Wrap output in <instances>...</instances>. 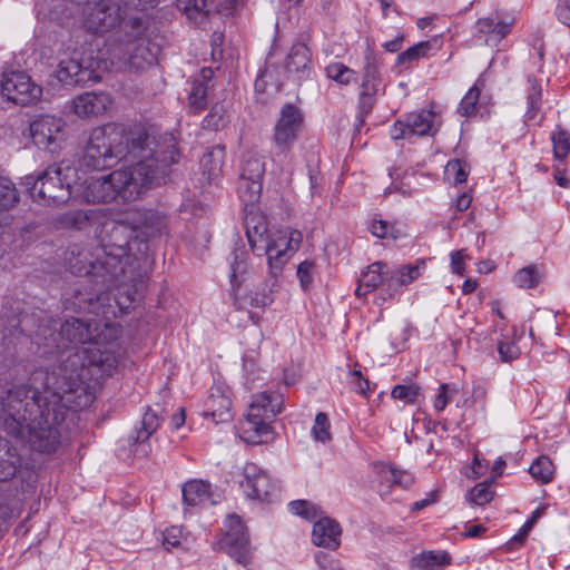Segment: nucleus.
I'll return each mask as SVG.
<instances>
[{
    "label": "nucleus",
    "mask_w": 570,
    "mask_h": 570,
    "mask_svg": "<svg viewBox=\"0 0 570 570\" xmlns=\"http://www.w3.org/2000/svg\"><path fill=\"white\" fill-rule=\"evenodd\" d=\"M498 352L501 361L511 362L520 356V348L513 340L505 338L499 342Z\"/></svg>",
    "instance_id": "55"
},
{
    "label": "nucleus",
    "mask_w": 570,
    "mask_h": 570,
    "mask_svg": "<svg viewBox=\"0 0 570 570\" xmlns=\"http://www.w3.org/2000/svg\"><path fill=\"white\" fill-rule=\"evenodd\" d=\"M341 533L342 529L335 520L322 518L314 523L312 541L317 547L335 550L340 547Z\"/></svg>",
    "instance_id": "27"
},
{
    "label": "nucleus",
    "mask_w": 570,
    "mask_h": 570,
    "mask_svg": "<svg viewBox=\"0 0 570 570\" xmlns=\"http://www.w3.org/2000/svg\"><path fill=\"white\" fill-rule=\"evenodd\" d=\"M244 225L252 250L258 256L266 255L269 273L273 277L279 275L284 265L299 248L302 233L289 228L268 233L265 217L256 210L246 213Z\"/></svg>",
    "instance_id": "5"
},
{
    "label": "nucleus",
    "mask_w": 570,
    "mask_h": 570,
    "mask_svg": "<svg viewBox=\"0 0 570 570\" xmlns=\"http://www.w3.org/2000/svg\"><path fill=\"white\" fill-rule=\"evenodd\" d=\"M529 472L535 481L542 484H547L550 483L553 479L554 465L550 458L540 455L530 465Z\"/></svg>",
    "instance_id": "38"
},
{
    "label": "nucleus",
    "mask_w": 570,
    "mask_h": 570,
    "mask_svg": "<svg viewBox=\"0 0 570 570\" xmlns=\"http://www.w3.org/2000/svg\"><path fill=\"white\" fill-rule=\"evenodd\" d=\"M139 236L134 226L122 222H111L105 225V232L101 236L98 246L99 252L104 257L100 268L104 269L108 265V273L117 277L120 273L125 272V265L131 262V258L137 259L138 255V240Z\"/></svg>",
    "instance_id": "7"
},
{
    "label": "nucleus",
    "mask_w": 570,
    "mask_h": 570,
    "mask_svg": "<svg viewBox=\"0 0 570 570\" xmlns=\"http://www.w3.org/2000/svg\"><path fill=\"white\" fill-rule=\"evenodd\" d=\"M284 399L277 392H261L252 396L244 421L242 438L247 443H267L274 439L272 423L283 410Z\"/></svg>",
    "instance_id": "8"
},
{
    "label": "nucleus",
    "mask_w": 570,
    "mask_h": 570,
    "mask_svg": "<svg viewBox=\"0 0 570 570\" xmlns=\"http://www.w3.org/2000/svg\"><path fill=\"white\" fill-rule=\"evenodd\" d=\"M458 392H459V389L455 385H450V384H445V383L441 384L439 394L435 396V399L433 401V407L438 412L443 411L445 409V406L448 405V403L451 399V395L454 393H458Z\"/></svg>",
    "instance_id": "57"
},
{
    "label": "nucleus",
    "mask_w": 570,
    "mask_h": 570,
    "mask_svg": "<svg viewBox=\"0 0 570 570\" xmlns=\"http://www.w3.org/2000/svg\"><path fill=\"white\" fill-rule=\"evenodd\" d=\"M263 183L239 178L238 195L242 202L248 206L255 204L262 194Z\"/></svg>",
    "instance_id": "43"
},
{
    "label": "nucleus",
    "mask_w": 570,
    "mask_h": 570,
    "mask_svg": "<svg viewBox=\"0 0 570 570\" xmlns=\"http://www.w3.org/2000/svg\"><path fill=\"white\" fill-rule=\"evenodd\" d=\"M370 229L372 235L377 238H385L389 235L394 239L397 238V234L394 232L393 227L385 220L374 219Z\"/></svg>",
    "instance_id": "58"
},
{
    "label": "nucleus",
    "mask_w": 570,
    "mask_h": 570,
    "mask_svg": "<svg viewBox=\"0 0 570 570\" xmlns=\"http://www.w3.org/2000/svg\"><path fill=\"white\" fill-rule=\"evenodd\" d=\"M285 71L288 78L301 81L309 77L312 71L311 52L306 45L298 42L292 46L286 60Z\"/></svg>",
    "instance_id": "24"
},
{
    "label": "nucleus",
    "mask_w": 570,
    "mask_h": 570,
    "mask_svg": "<svg viewBox=\"0 0 570 570\" xmlns=\"http://www.w3.org/2000/svg\"><path fill=\"white\" fill-rule=\"evenodd\" d=\"M19 200V191L14 183L9 177L0 175V212L12 209Z\"/></svg>",
    "instance_id": "37"
},
{
    "label": "nucleus",
    "mask_w": 570,
    "mask_h": 570,
    "mask_svg": "<svg viewBox=\"0 0 570 570\" xmlns=\"http://www.w3.org/2000/svg\"><path fill=\"white\" fill-rule=\"evenodd\" d=\"M1 95L17 105L28 106L42 95V88L22 71L4 73L0 82Z\"/></svg>",
    "instance_id": "15"
},
{
    "label": "nucleus",
    "mask_w": 570,
    "mask_h": 570,
    "mask_svg": "<svg viewBox=\"0 0 570 570\" xmlns=\"http://www.w3.org/2000/svg\"><path fill=\"white\" fill-rule=\"evenodd\" d=\"M21 384L0 392V411L8 417V433L41 453L57 451L61 442V425L67 411L86 405L83 393L65 392L58 385Z\"/></svg>",
    "instance_id": "2"
},
{
    "label": "nucleus",
    "mask_w": 570,
    "mask_h": 570,
    "mask_svg": "<svg viewBox=\"0 0 570 570\" xmlns=\"http://www.w3.org/2000/svg\"><path fill=\"white\" fill-rule=\"evenodd\" d=\"M225 158V148L215 146L208 149L200 159V169L206 179L210 183L215 180L222 173Z\"/></svg>",
    "instance_id": "31"
},
{
    "label": "nucleus",
    "mask_w": 570,
    "mask_h": 570,
    "mask_svg": "<svg viewBox=\"0 0 570 570\" xmlns=\"http://www.w3.org/2000/svg\"><path fill=\"white\" fill-rule=\"evenodd\" d=\"M513 24V18H503L497 21L493 18H481L476 21L475 29L478 33L485 36L487 45L498 46L510 33Z\"/></svg>",
    "instance_id": "28"
},
{
    "label": "nucleus",
    "mask_w": 570,
    "mask_h": 570,
    "mask_svg": "<svg viewBox=\"0 0 570 570\" xmlns=\"http://www.w3.org/2000/svg\"><path fill=\"white\" fill-rule=\"evenodd\" d=\"M553 155L557 159H564L570 151V135L567 130L558 127L551 136Z\"/></svg>",
    "instance_id": "47"
},
{
    "label": "nucleus",
    "mask_w": 570,
    "mask_h": 570,
    "mask_svg": "<svg viewBox=\"0 0 570 570\" xmlns=\"http://www.w3.org/2000/svg\"><path fill=\"white\" fill-rule=\"evenodd\" d=\"M20 455L8 441H0V481H8L17 473L20 465Z\"/></svg>",
    "instance_id": "33"
},
{
    "label": "nucleus",
    "mask_w": 570,
    "mask_h": 570,
    "mask_svg": "<svg viewBox=\"0 0 570 570\" xmlns=\"http://www.w3.org/2000/svg\"><path fill=\"white\" fill-rule=\"evenodd\" d=\"M111 96L105 91H86L71 101L72 111L80 118L104 115L111 106Z\"/></svg>",
    "instance_id": "21"
},
{
    "label": "nucleus",
    "mask_w": 570,
    "mask_h": 570,
    "mask_svg": "<svg viewBox=\"0 0 570 570\" xmlns=\"http://www.w3.org/2000/svg\"><path fill=\"white\" fill-rule=\"evenodd\" d=\"M160 426V417L151 407L142 414L141 420L135 425L134 431L128 435L127 442L134 446L132 453L137 456H146L150 451L149 440Z\"/></svg>",
    "instance_id": "19"
},
{
    "label": "nucleus",
    "mask_w": 570,
    "mask_h": 570,
    "mask_svg": "<svg viewBox=\"0 0 570 570\" xmlns=\"http://www.w3.org/2000/svg\"><path fill=\"white\" fill-rule=\"evenodd\" d=\"M106 69V61L95 56L94 51L75 52L70 58L59 62L58 80L65 85H86L101 79L100 71Z\"/></svg>",
    "instance_id": "11"
},
{
    "label": "nucleus",
    "mask_w": 570,
    "mask_h": 570,
    "mask_svg": "<svg viewBox=\"0 0 570 570\" xmlns=\"http://www.w3.org/2000/svg\"><path fill=\"white\" fill-rule=\"evenodd\" d=\"M230 284L233 288H237L242 282L243 276L247 272V253L242 248H237L233 252V261L230 263Z\"/></svg>",
    "instance_id": "40"
},
{
    "label": "nucleus",
    "mask_w": 570,
    "mask_h": 570,
    "mask_svg": "<svg viewBox=\"0 0 570 570\" xmlns=\"http://www.w3.org/2000/svg\"><path fill=\"white\" fill-rule=\"evenodd\" d=\"M164 218L154 212L144 214V220L140 226L135 227L139 236L138 252L145 255L148 250V239L159 235L165 228Z\"/></svg>",
    "instance_id": "30"
},
{
    "label": "nucleus",
    "mask_w": 570,
    "mask_h": 570,
    "mask_svg": "<svg viewBox=\"0 0 570 570\" xmlns=\"http://www.w3.org/2000/svg\"><path fill=\"white\" fill-rule=\"evenodd\" d=\"M265 164L261 157L249 156L242 166L239 178L263 183Z\"/></svg>",
    "instance_id": "41"
},
{
    "label": "nucleus",
    "mask_w": 570,
    "mask_h": 570,
    "mask_svg": "<svg viewBox=\"0 0 570 570\" xmlns=\"http://www.w3.org/2000/svg\"><path fill=\"white\" fill-rule=\"evenodd\" d=\"M121 328L115 323H90L79 318L66 321L59 333L45 336L43 354L60 352L61 363L51 371L38 370L31 381L58 385L65 392L77 391L88 399L90 382L112 375L119 362L118 338ZM39 347L41 343L37 342Z\"/></svg>",
    "instance_id": "1"
},
{
    "label": "nucleus",
    "mask_w": 570,
    "mask_h": 570,
    "mask_svg": "<svg viewBox=\"0 0 570 570\" xmlns=\"http://www.w3.org/2000/svg\"><path fill=\"white\" fill-rule=\"evenodd\" d=\"M226 528L223 544L227 553L238 563L248 564L252 560L253 548L249 543L247 528L237 515L227 518Z\"/></svg>",
    "instance_id": "17"
},
{
    "label": "nucleus",
    "mask_w": 570,
    "mask_h": 570,
    "mask_svg": "<svg viewBox=\"0 0 570 570\" xmlns=\"http://www.w3.org/2000/svg\"><path fill=\"white\" fill-rule=\"evenodd\" d=\"M153 144L154 139L139 124L109 122L90 131L80 164L87 169L104 170L120 160L130 159L135 164L146 154L158 158L169 155L170 151L151 148Z\"/></svg>",
    "instance_id": "3"
},
{
    "label": "nucleus",
    "mask_w": 570,
    "mask_h": 570,
    "mask_svg": "<svg viewBox=\"0 0 570 570\" xmlns=\"http://www.w3.org/2000/svg\"><path fill=\"white\" fill-rule=\"evenodd\" d=\"M451 562L445 551H423L410 561L412 570H439Z\"/></svg>",
    "instance_id": "32"
},
{
    "label": "nucleus",
    "mask_w": 570,
    "mask_h": 570,
    "mask_svg": "<svg viewBox=\"0 0 570 570\" xmlns=\"http://www.w3.org/2000/svg\"><path fill=\"white\" fill-rule=\"evenodd\" d=\"M382 474L384 475L385 480L390 482L392 485H401L403 488H409L413 482L412 478L409 474L395 470L391 466L383 470Z\"/></svg>",
    "instance_id": "56"
},
{
    "label": "nucleus",
    "mask_w": 570,
    "mask_h": 570,
    "mask_svg": "<svg viewBox=\"0 0 570 570\" xmlns=\"http://www.w3.org/2000/svg\"><path fill=\"white\" fill-rule=\"evenodd\" d=\"M330 421L325 413L320 412L316 414L312 434L316 441L326 442L331 439Z\"/></svg>",
    "instance_id": "52"
},
{
    "label": "nucleus",
    "mask_w": 570,
    "mask_h": 570,
    "mask_svg": "<svg viewBox=\"0 0 570 570\" xmlns=\"http://www.w3.org/2000/svg\"><path fill=\"white\" fill-rule=\"evenodd\" d=\"M432 46L430 41H421L405 51L401 52L396 58V65L405 68L410 67L413 62L425 57L431 50Z\"/></svg>",
    "instance_id": "42"
},
{
    "label": "nucleus",
    "mask_w": 570,
    "mask_h": 570,
    "mask_svg": "<svg viewBox=\"0 0 570 570\" xmlns=\"http://www.w3.org/2000/svg\"><path fill=\"white\" fill-rule=\"evenodd\" d=\"M435 114L432 110H421L406 117L412 136H426L433 134Z\"/></svg>",
    "instance_id": "36"
},
{
    "label": "nucleus",
    "mask_w": 570,
    "mask_h": 570,
    "mask_svg": "<svg viewBox=\"0 0 570 570\" xmlns=\"http://www.w3.org/2000/svg\"><path fill=\"white\" fill-rule=\"evenodd\" d=\"M483 86V81L478 79L475 85L469 89L465 96L462 98L458 112L461 116L468 117L474 112L476 102L480 98L481 87Z\"/></svg>",
    "instance_id": "45"
},
{
    "label": "nucleus",
    "mask_w": 570,
    "mask_h": 570,
    "mask_svg": "<svg viewBox=\"0 0 570 570\" xmlns=\"http://www.w3.org/2000/svg\"><path fill=\"white\" fill-rule=\"evenodd\" d=\"M204 414L216 423H225L233 419L230 390L227 385L218 383L212 386L205 402Z\"/></svg>",
    "instance_id": "20"
},
{
    "label": "nucleus",
    "mask_w": 570,
    "mask_h": 570,
    "mask_svg": "<svg viewBox=\"0 0 570 570\" xmlns=\"http://www.w3.org/2000/svg\"><path fill=\"white\" fill-rule=\"evenodd\" d=\"M348 383L351 387L360 394L365 395L368 391L370 383L363 377L360 370H353L350 372Z\"/></svg>",
    "instance_id": "59"
},
{
    "label": "nucleus",
    "mask_w": 570,
    "mask_h": 570,
    "mask_svg": "<svg viewBox=\"0 0 570 570\" xmlns=\"http://www.w3.org/2000/svg\"><path fill=\"white\" fill-rule=\"evenodd\" d=\"M177 8L186 13L189 19H197L213 9L214 0H176ZM216 9L218 12H230L233 9L243 4L245 0H216Z\"/></svg>",
    "instance_id": "26"
},
{
    "label": "nucleus",
    "mask_w": 570,
    "mask_h": 570,
    "mask_svg": "<svg viewBox=\"0 0 570 570\" xmlns=\"http://www.w3.org/2000/svg\"><path fill=\"white\" fill-rule=\"evenodd\" d=\"M390 136L393 140L411 138L412 135L410 132L406 119L395 121L390 129Z\"/></svg>",
    "instance_id": "61"
},
{
    "label": "nucleus",
    "mask_w": 570,
    "mask_h": 570,
    "mask_svg": "<svg viewBox=\"0 0 570 570\" xmlns=\"http://www.w3.org/2000/svg\"><path fill=\"white\" fill-rule=\"evenodd\" d=\"M213 76L214 70L209 67H205L200 70L199 75L193 79L188 100L190 108L196 112L203 110L207 105L206 97L208 89L212 87L210 82Z\"/></svg>",
    "instance_id": "29"
},
{
    "label": "nucleus",
    "mask_w": 570,
    "mask_h": 570,
    "mask_svg": "<svg viewBox=\"0 0 570 570\" xmlns=\"http://www.w3.org/2000/svg\"><path fill=\"white\" fill-rule=\"evenodd\" d=\"M314 269V263L311 261L302 262L297 267V277L303 288H307L312 282V273Z\"/></svg>",
    "instance_id": "60"
},
{
    "label": "nucleus",
    "mask_w": 570,
    "mask_h": 570,
    "mask_svg": "<svg viewBox=\"0 0 570 570\" xmlns=\"http://www.w3.org/2000/svg\"><path fill=\"white\" fill-rule=\"evenodd\" d=\"M86 28L94 33L108 32L125 19V0H80Z\"/></svg>",
    "instance_id": "12"
},
{
    "label": "nucleus",
    "mask_w": 570,
    "mask_h": 570,
    "mask_svg": "<svg viewBox=\"0 0 570 570\" xmlns=\"http://www.w3.org/2000/svg\"><path fill=\"white\" fill-rule=\"evenodd\" d=\"M89 213L86 210H71L62 215L61 224L75 229H82L89 223Z\"/></svg>",
    "instance_id": "51"
},
{
    "label": "nucleus",
    "mask_w": 570,
    "mask_h": 570,
    "mask_svg": "<svg viewBox=\"0 0 570 570\" xmlns=\"http://www.w3.org/2000/svg\"><path fill=\"white\" fill-rule=\"evenodd\" d=\"M391 395L393 399L414 404L420 396V386L416 384H399L392 389Z\"/></svg>",
    "instance_id": "50"
},
{
    "label": "nucleus",
    "mask_w": 570,
    "mask_h": 570,
    "mask_svg": "<svg viewBox=\"0 0 570 570\" xmlns=\"http://www.w3.org/2000/svg\"><path fill=\"white\" fill-rule=\"evenodd\" d=\"M488 395V389L483 383H474L472 387V399L475 402H481L482 406L484 407L485 399Z\"/></svg>",
    "instance_id": "64"
},
{
    "label": "nucleus",
    "mask_w": 570,
    "mask_h": 570,
    "mask_svg": "<svg viewBox=\"0 0 570 570\" xmlns=\"http://www.w3.org/2000/svg\"><path fill=\"white\" fill-rule=\"evenodd\" d=\"M180 530L173 527L170 529H167L165 532H164V546L166 547V549H171V548H176L179 546L180 543Z\"/></svg>",
    "instance_id": "62"
},
{
    "label": "nucleus",
    "mask_w": 570,
    "mask_h": 570,
    "mask_svg": "<svg viewBox=\"0 0 570 570\" xmlns=\"http://www.w3.org/2000/svg\"><path fill=\"white\" fill-rule=\"evenodd\" d=\"M464 261L465 255L463 250H455L451 253V268L453 273L458 275H463L464 273Z\"/></svg>",
    "instance_id": "63"
},
{
    "label": "nucleus",
    "mask_w": 570,
    "mask_h": 570,
    "mask_svg": "<svg viewBox=\"0 0 570 570\" xmlns=\"http://www.w3.org/2000/svg\"><path fill=\"white\" fill-rule=\"evenodd\" d=\"M75 168L65 163L48 166L36 178L26 177L33 202L45 205H58L67 202L72 193Z\"/></svg>",
    "instance_id": "9"
},
{
    "label": "nucleus",
    "mask_w": 570,
    "mask_h": 570,
    "mask_svg": "<svg viewBox=\"0 0 570 570\" xmlns=\"http://www.w3.org/2000/svg\"><path fill=\"white\" fill-rule=\"evenodd\" d=\"M65 121L60 117L42 115L29 125L32 142L39 149L55 153L63 140Z\"/></svg>",
    "instance_id": "16"
},
{
    "label": "nucleus",
    "mask_w": 570,
    "mask_h": 570,
    "mask_svg": "<svg viewBox=\"0 0 570 570\" xmlns=\"http://www.w3.org/2000/svg\"><path fill=\"white\" fill-rule=\"evenodd\" d=\"M304 124L303 112L293 104L282 107L274 126L273 142L281 153H288L298 138Z\"/></svg>",
    "instance_id": "14"
},
{
    "label": "nucleus",
    "mask_w": 570,
    "mask_h": 570,
    "mask_svg": "<svg viewBox=\"0 0 570 570\" xmlns=\"http://www.w3.org/2000/svg\"><path fill=\"white\" fill-rule=\"evenodd\" d=\"M226 110L223 105H214L203 120L204 128L218 130L225 126Z\"/></svg>",
    "instance_id": "49"
},
{
    "label": "nucleus",
    "mask_w": 570,
    "mask_h": 570,
    "mask_svg": "<svg viewBox=\"0 0 570 570\" xmlns=\"http://www.w3.org/2000/svg\"><path fill=\"white\" fill-rule=\"evenodd\" d=\"M325 75L342 86H347L357 79L356 71L342 62H331L325 67Z\"/></svg>",
    "instance_id": "39"
},
{
    "label": "nucleus",
    "mask_w": 570,
    "mask_h": 570,
    "mask_svg": "<svg viewBox=\"0 0 570 570\" xmlns=\"http://www.w3.org/2000/svg\"><path fill=\"white\" fill-rule=\"evenodd\" d=\"M277 276L278 275L273 277V274L271 273L268 284L266 285V286H268V289H266V287H264L262 291H255V292H250L248 294V299H249L250 306L265 307L273 302L272 293H273V287L276 286Z\"/></svg>",
    "instance_id": "46"
},
{
    "label": "nucleus",
    "mask_w": 570,
    "mask_h": 570,
    "mask_svg": "<svg viewBox=\"0 0 570 570\" xmlns=\"http://www.w3.org/2000/svg\"><path fill=\"white\" fill-rule=\"evenodd\" d=\"M425 267L424 261H417L414 265H402L393 271L389 269L386 282L384 283V301L393 298L401 293L404 287L417 279Z\"/></svg>",
    "instance_id": "22"
},
{
    "label": "nucleus",
    "mask_w": 570,
    "mask_h": 570,
    "mask_svg": "<svg viewBox=\"0 0 570 570\" xmlns=\"http://www.w3.org/2000/svg\"><path fill=\"white\" fill-rule=\"evenodd\" d=\"M542 278V274L534 265L521 268L514 274L513 281L520 288H532L537 286Z\"/></svg>",
    "instance_id": "44"
},
{
    "label": "nucleus",
    "mask_w": 570,
    "mask_h": 570,
    "mask_svg": "<svg viewBox=\"0 0 570 570\" xmlns=\"http://www.w3.org/2000/svg\"><path fill=\"white\" fill-rule=\"evenodd\" d=\"M381 65L372 51H368L364 57L363 77L361 82V104L362 107L370 108L372 102L370 101L374 97L381 87L380 76Z\"/></svg>",
    "instance_id": "23"
},
{
    "label": "nucleus",
    "mask_w": 570,
    "mask_h": 570,
    "mask_svg": "<svg viewBox=\"0 0 570 570\" xmlns=\"http://www.w3.org/2000/svg\"><path fill=\"white\" fill-rule=\"evenodd\" d=\"M107 52L111 60L139 71L156 63L158 47L150 42L148 24L131 18L108 40Z\"/></svg>",
    "instance_id": "6"
},
{
    "label": "nucleus",
    "mask_w": 570,
    "mask_h": 570,
    "mask_svg": "<svg viewBox=\"0 0 570 570\" xmlns=\"http://www.w3.org/2000/svg\"><path fill=\"white\" fill-rule=\"evenodd\" d=\"M389 267L383 262H375L362 272L355 294L358 297L380 289V296L384 299V283L386 282Z\"/></svg>",
    "instance_id": "25"
},
{
    "label": "nucleus",
    "mask_w": 570,
    "mask_h": 570,
    "mask_svg": "<svg viewBox=\"0 0 570 570\" xmlns=\"http://www.w3.org/2000/svg\"><path fill=\"white\" fill-rule=\"evenodd\" d=\"M66 262L72 274L79 276L91 275L96 278L97 284L106 285L115 278L111 273L107 272L109 269L108 265H105L104 269L100 268L104 257L96 244H75L70 246L66 254Z\"/></svg>",
    "instance_id": "13"
},
{
    "label": "nucleus",
    "mask_w": 570,
    "mask_h": 570,
    "mask_svg": "<svg viewBox=\"0 0 570 570\" xmlns=\"http://www.w3.org/2000/svg\"><path fill=\"white\" fill-rule=\"evenodd\" d=\"M493 498L490 485L485 482L476 484L468 494L469 502L476 505H484Z\"/></svg>",
    "instance_id": "53"
},
{
    "label": "nucleus",
    "mask_w": 570,
    "mask_h": 570,
    "mask_svg": "<svg viewBox=\"0 0 570 570\" xmlns=\"http://www.w3.org/2000/svg\"><path fill=\"white\" fill-rule=\"evenodd\" d=\"M137 288L135 285L122 284L116 288L114 294V303H110V295L108 292L99 293L97 295L90 293H78L77 306L80 311L94 314H111L117 317L127 312V309L136 302Z\"/></svg>",
    "instance_id": "10"
},
{
    "label": "nucleus",
    "mask_w": 570,
    "mask_h": 570,
    "mask_svg": "<svg viewBox=\"0 0 570 570\" xmlns=\"http://www.w3.org/2000/svg\"><path fill=\"white\" fill-rule=\"evenodd\" d=\"M183 501L188 507H196L209 499L210 485L200 480L186 482L181 489Z\"/></svg>",
    "instance_id": "35"
},
{
    "label": "nucleus",
    "mask_w": 570,
    "mask_h": 570,
    "mask_svg": "<svg viewBox=\"0 0 570 570\" xmlns=\"http://www.w3.org/2000/svg\"><path fill=\"white\" fill-rule=\"evenodd\" d=\"M444 175L448 180L455 185L464 183L468 178L466 164L460 159L449 160L445 166Z\"/></svg>",
    "instance_id": "48"
},
{
    "label": "nucleus",
    "mask_w": 570,
    "mask_h": 570,
    "mask_svg": "<svg viewBox=\"0 0 570 570\" xmlns=\"http://www.w3.org/2000/svg\"><path fill=\"white\" fill-rule=\"evenodd\" d=\"M244 481L242 487L247 495L259 501H271L276 492V485L257 464L248 462L243 468Z\"/></svg>",
    "instance_id": "18"
},
{
    "label": "nucleus",
    "mask_w": 570,
    "mask_h": 570,
    "mask_svg": "<svg viewBox=\"0 0 570 570\" xmlns=\"http://www.w3.org/2000/svg\"><path fill=\"white\" fill-rule=\"evenodd\" d=\"M527 110L524 112V122L529 124L532 120H535L539 111L542 106V89L533 76H528L527 78Z\"/></svg>",
    "instance_id": "34"
},
{
    "label": "nucleus",
    "mask_w": 570,
    "mask_h": 570,
    "mask_svg": "<svg viewBox=\"0 0 570 570\" xmlns=\"http://www.w3.org/2000/svg\"><path fill=\"white\" fill-rule=\"evenodd\" d=\"M288 508L293 514L301 515L307 520H313L317 517L316 507L306 500L292 501Z\"/></svg>",
    "instance_id": "54"
},
{
    "label": "nucleus",
    "mask_w": 570,
    "mask_h": 570,
    "mask_svg": "<svg viewBox=\"0 0 570 570\" xmlns=\"http://www.w3.org/2000/svg\"><path fill=\"white\" fill-rule=\"evenodd\" d=\"M175 156L174 150H170L169 155H163L161 158L146 154L130 166L89 180L85 187L83 197L88 203H108L118 196L125 202L134 200L145 188L167 175L168 168L176 161Z\"/></svg>",
    "instance_id": "4"
}]
</instances>
